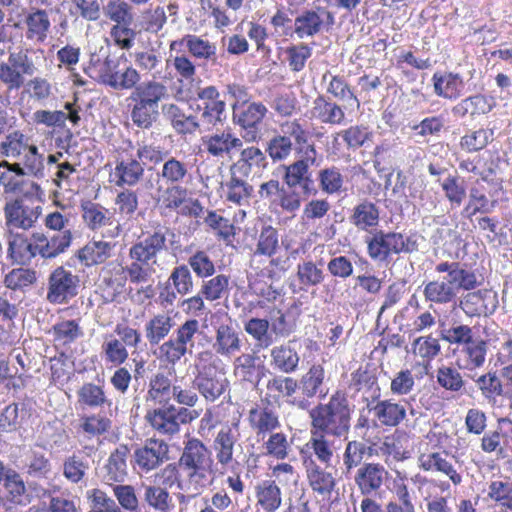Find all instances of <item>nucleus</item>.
<instances>
[{
  "label": "nucleus",
  "mask_w": 512,
  "mask_h": 512,
  "mask_svg": "<svg viewBox=\"0 0 512 512\" xmlns=\"http://www.w3.org/2000/svg\"><path fill=\"white\" fill-rule=\"evenodd\" d=\"M241 432L238 422L222 426L213 441L217 464L227 467L236 452H242Z\"/></svg>",
  "instance_id": "4468645a"
},
{
  "label": "nucleus",
  "mask_w": 512,
  "mask_h": 512,
  "mask_svg": "<svg viewBox=\"0 0 512 512\" xmlns=\"http://www.w3.org/2000/svg\"><path fill=\"white\" fill-rule=\"evenodd\" d=\"M168 445L162 440L149 439L134 452V462L141 471L149 472L158 468L168 459Z\"/></svg>",
  "instance_id": "aec40b11"
},
{
  "label": "nucleus",
  "mask_w": 512,
  "mask_h": 512,
  "mask_svg": "<svg viewBox=\"0 0 512 512\" xmlns=\"http://www.w3.org/2000/svg\"><path fill=\"white\" fill-rule=\"evenodd\" d=\"M353 408L345 393L336 391L327 403H319L309 411L311 430L329 437L347 439Z\"/></svg>",
  "instance_id": "20e7f679"
},
{
  "label": "nucleus",
  "mask_w": 512,
  "mask_h": 512,
  "mask_svg": "<svg viewBox=\"0 0 512 512\" xmlns=\"http://www.w3.org/2000/svg\"><path fill=\"white\" fill-rule=\"evenodd\" d=\"M251 426L260 433H268L276 429L280 423L278 416L269 408L252 409L249 414Z\"/></svg>",
  "instance_id": "338daca9"
},
{
  "label": "nucleus",
  "mask_w": 512,
  "mask_h": 512,
  "mask_svg": "<svg viewBox=\"0 0 512 512\" xmlns=\"http://www.w3.org/2000/svg\"><path fill=\"white\" fill-rule=\"evenodd\" d=\"M298 388V381L292 377L274 376L267 381L266 396L277 401L280 398H289Z\"/></svg>",
  "instance_id": "052dcab7"
},
{
  "label": "nucleus",
  "mask_w": 512,
  "mask_h": 512,
  "mask_svg": "<svg viewBox=\"0 0 512 512\" xmlns=\"http://www.w3.org/2000/svg\"><path fill=\"white\" fill-rule=\"evenodd\" d=\"M37 280L36 271L28 268H14L4 277V285L6 288L17 291L25 290L33 285Z\"/></svg>",
  "instance_id": "69168bd1"
},
{
  "label": "nucleus",
  "mask_w": 512,
  "mask_h": 512,
  "mask_svg": "<svg viewBox=\"0 0 512 512\" xmlns=\"http://www.w3.org/2000/svg\"><path fill=\"white\" fill-rule=\"evenodd\" d=\"M178 467L186 476L178 481V488L199 495L213 481L210 475L215 472L214 460L209 448L198 438H189L184 442Z\"/></svg>",
  "instance_id": "7ed1b4c3"
},
{
  "label": "nucleus",
  "mask_w": 512,
  "mask_h": 512,
  "mask_svg": "<svg viewBox=\"0 0 512 512\" xmlns=\"http://www.w3.org/2000/svg\"><path fill=\"white\" fill-rule=\"evenodd\" d=\"M41 212V206L29 204L21 199H16L7 202L4 207L5 224L10 230H28L34 227Z\"/></svg>",
  "instance_id": "2eb2a0df"
},
{
  "label": "nucleus",
  "mask_w": 512,
  "mask_h": 512,
  "mask_svg": "<svg viewBox=\"0 0 512 512\" xmlns=\"http://www.w3.org/2000/svg\"><path fill=\"white\" fill-rule=\"evenodd\" d=\"M434 271L446 275L423 282L422 293L430 307L453 303L460 290H474L481 284L475 272L465 269L459 262H439L435 265Z\"/></svg>",
  "instance_id": "f257e3e1"
},
{
  "label": "nucleus",
  "mask_w": 512,
  "mask_h": 512,
  "mask_svg": "<svg viewBox=\"0 0 512 512\" xmlns=\"http://www.w3.org/2000/svg\"><path fill=\"white\" fill-rule=\"evenodd\" d=\"M437 383L445 390L459 392L464 387V379L459 368L443 365L437 369Z\"/></svg>",
  "instance_id": "774afa93"
},
{
  "label": "nucleus",
  "mask_w": 512,
  "mask_h": 512,
  "mask_svg": "<svg viewBox=\"0 0 512 512\" xmlns=\"http://www.w3.org/2000/svg\"><path fill=\"white\" fill-rule=\"evenodd\" d=\"M455 357V364L461 370L473 371L481 368L488 352V342L477 336L469 344L459 349L452 350Z\"/></svg>",
  "instance_id": "6ab92c4d"
},
{
  "label": "nucleus",
  "mask_w": 512,
  "mask_h": 512,
  "mask_svg": "<svg viewBox=\"0 0 512 512\" xmlns=\"http://www.w3.org/2000/svg\"><path fill=\"white\" fill-rule=\"evenodd\" d=\"M40 244L39 255L45 259H52L64 253L72 242V233L70 230L46 235L42 232H36L35 236Z\"/></svg>",
  "instance_id": "7c9ffc66"
},
{
  "label": "nucleus",
  "mask_w": 512,
  "mask_h": 512,
  "mask_svg": "<svg viewBox=\"0 0 512 512\" xmlns=\"http://www.w3.org/2000/svg\"><path fill=\"white\" fill-rule=\"evenodd\" d=\"M474 382L487 403L495 406L498 397L502 396L504 392L502 382L496 373H485L474 379Z\"/></svg>",
  "instance_id": "5fc2aeb1"
},
{
  "label": "nucleus",
  "mask_w": 512,
  "mask_h": 512,
  "mask_svg": "<svg viewBox=\"0 0 512 512\" xmlns=\"http://www.w3.org/2000/svg\"><path fill=\"white\" fill-rule=\"evenodd\" d=\"M174 405H165L154 409L146 415L147 421L159 433L173 435L177 433L180 426L174 420Z\"/></svg>",
  "instance_id": "c03bdc74"
},
{
  "label": "nucleus",
  "mask_w": 512,
  "mask_h": 512,
  "mask_svg": "<svg viewBox=\"0 0 512 512\" xmlns=\"http://www.w3.org/2000/svg\"><path fill=\"white\" fill-rule=\"evenodd\" d=\"M173 320L165 314H158L145 324V335L150 345H158L170 333Z\"/></svg>",
  "instance_id": "4d7b16f0"
},
{
  "label": "nucleus",
  "mask_w": 512,
  "mask_h": 512,
  "mask_svg": "<svg viewBox=\"0 0 512 512\" xmlns=\"http://www.w3.org/2000/svg\"><path fill=\"white\" fill-rule=\"evenodd\" d=\"M351 112L337 101L325 95H318L312 102L310 118L321 124L339 126L346 123V113Z\"/></svg>",
  "instance_id": "a211bd4d"
},
{
  "label": "nucleus",
  "mask_w": 512,
  "mask_h": 512,
  "mask_svg": "<svg viewBox=\"0 0 512 512\" xmlns=\"http://www.w3.org/2000/svg\"><path fill=\"white\" fill-rule=\"evenodd\" d=\"M367 408L383 426H398L406 417L405 406L392 399L372 401Z\"/></svg>",
  "instance_id": "a878e982"
},
{
  "label": "nucleus",
  "mask_w": 512,
  "mask_h": 512,
  "mask_svg": "<svg viewBox=\"0 0 512 512\" xmlns=\"http://www.w3.org/2000/svg\"><path fill=\"white\" fill-rule=\"evenodd\" d=\"M167 96V87L158 81H147L135 87L129 100L141 107L149 106L160 110V102Z\"/></svg>",
  "instance_id": "c756f323"
},
{
  "label": "nucleus",
  "mask_w": 512,
  "mask_h": 512,
  "mask_svg": "<svg viewBox=\"0 0 512 512\" xmlns=\"http://www.w3.org/2000/svg\"><path fill=\"white\" fill-rule=\"evenodd\" d=\"M79 277L64 267H57L48 278L47 300L65 304L78 294Z\"/></svg>",
  "instance_id": "9d476101"
},
{
  "label": "nucleus",
  "mask_w": 512,
  "mask_h": 512,
  "mask_svg": "<svg viewBox=\"0 0 512 512\" xmlns=\"http://www.w3.org/2000/svg\"><path fill=\"white\" fill-rule=\"evenodd\" d=\"M184 47L196 59L215 62L216 46L208 40L194 34H187L179 40L172 41L170 50Z\"/></svg>",
  "instance_id": "bb28decb"
},
{
  "label": "nucleus",
  "mask_w": 512,
  "mask_h": 512,
  "mask_svg": "<svg viewBox=\"0 0 512 512\" xmlns=\"http://www.w3.org/2000/svg\"><path fill=\"white\" fill-rule=\"evenodd\" d=\"M439 335L450 346H456L454 349H459L469 344V342L477 337L472 327L457 322L449 327H442Z\"/></svg>",
  "instance_id": "09e8293b"
},
{
  "label": "nucleus",
  "mask_w": 512,
  "mask_h": 512,
  "mask_svg": "<svg viewBox=\"0 0 512 512\" xmlns=\"http://www.w3.org/2000/svg\"><path fill=\"white\" fill-rule=\"evenodd\" d=\"M388 470L380 463H364L354 475V483L361 495L371 496L377 494L388 479Z\"/></svg>",
  "instance_id": "f3484780"
},
{
  "label": "nucleus",
  "mask_w": 512,
  "mask_h": 512,
  "mask_svg": "<svg viewBox=\"0 0 512 512\" xmlns=\"http://www.w3.org/2000/svg\"><path fill=\"white\" fill-rule=\"evenodd\" d=\"M130 455V449L125 444H120L109 455L106 463L104 464L103 480L106 483H123L128 476L127 460Z\"/></svg>",
  "instance_id": "b1692460"
},
{
  "label": "nucleus",
  "mask_w": 512,
  "mask_h": 512,
  "mask_svg": "<svg viewBox=\"0 0 512 512\" xmlns=\"http://www.w3.org/2000/svg\"><path fill=\"white\" fill-rule=\"evenodd\" d=\"M458 306L468 317L489 316L498 307V295L491 289L470 290L460 298Z\"/></svg>",
  "instance_id": "dca6fc26"
},
{
  "label": "nucleus",
  "mask_w": 512,
  "mask_h": 512,
  "mask_svg": "<svg viewBox=\"0 0 512 512\" xmlns=\"http://www.w3.org/2000/svg\"><path fill=\"white\" fill-rule=\"evenodd\" d=\"M233 123L240 127L242 138L246 142H255L261 136V125L268 110L260 102H251L248 105L232 104Z\"/></svg>",
  "instance_id": "1a4fd4ad"
},
{
  "label": "nucleus",
  "mask_w": 512,
  "mask_h": 512,
  "mask_svg": "<svg viewBox=\"0 0 512 512\" xmlns=\"http://www.w3.org/2000/svg\"><path fill=\"white\" fill-rule=\"evenodd\" d=\"M161 112L178 134L187 135L200 131V122H198L197 116L186 115L176 104L162 105Z\"/></svg>",
  "instance_id": "473e14b6"
},
{
  "label": "nucleus",
  "mask_w": 512,
  "mask_h": 512,
  "mask_svg": "<svg viewBox=\"0 0 512 512\" xmlns=\"http://www.w3.org/2000/svg\"><path fill=\"white\" fill-rule=\"evenodd\" d=\"M201 145L203 151L215 159H231L232 154L243 147V141L227 128L202 136Z\"/></svg>",
  "instance_id": "ddd939ff"
},
{
  "label": "nucleus",
  "mask_w": 512,
  "mask_h": 512,
  "mask_svg": "<svg viewBox=\"0 0 512 512\" xmlns=\"http://www.w3.org/2000/svg\"><path fill=\"white\" fill-rule=\"evenodd\" d=\"M316 150L313 145H308L302 159L285 166L284 181L288 188L299 187L305 198L316 195L317 189L309 172V167L315 163Z\"/></svg>",
  "instance_id": "6e6552de"
},
{
  "label": "nucleus",
  "mask_w": 512,
  "mask_h": 512,
  "mask_svg": "<svg viewBox=\"0 0 512 512\" xmlns=\"http://www.w3.org/2000/svg\"><path fill=\"white\" fill-rule=\"evenodd\" d=\"M27 416L28 410L25 403L9 404L0 414V431L13 432L18 430Z\"/></svg>",
  "instance_id": "603ef678"
},
{
  "label": "nucleus",
  "mask_w": 512,
  "mask_h": 512,
  "mask_svg": "<svg viewBox=\"0 0 512 512\" xmlns=\"http://www.w3.org/2000/svg\"><path fill=\"white\" fill-rule=\"evenodd\" d=\"M419 467L425 471H437L449 477L454 485H459L462 482V477L455 470L452 463L447 459V454L440 452H433L429 454H422L419 457Z\"/></svg>",
  "instance_id": "58836bf2"
},
{
  "label": "nucleus",
  "mask_w": 512,
  "mask_h": 512,
  "mask_svg": "<svg viewBox=\"0 0 512 512\" xmlns=\"http://www.w3.org/2000/svg\"><path fill=\"white\" fill-rule=\"evenodd\" d=\"M214 354L230 357L241 349L239 332L230 324L222 323L216 327Z\"/></svg>",
  "instance_id": "72a5a7b5"
},
{
  "label": "nucleus",
  "mask_w": 512,
  "mask_h": 512,
  "mask_svg": "<svg viewBox=\"0 0 512 512\" xmlns=\"http://www.w3.org/2000/svg\"><path fill=\"white\" fill-rule=\"evenodd\" d=\"M350 220L358 229L367 231L378 224L379 210L374 203L363 201L355 206Z\"/></svg>",
  "instance_id": "6e6d98bb"
},
{
  "label": "nucleus",
  "mask_w": 512,
  "mask_h": 512,
  "mask_svg": "<svg viewBox=\"0 0 512 512\" xmlns=\"http://www.w3.org/2000/svg\"><path fill=\"white\" fill-rule=\"evenodd\" d=\"M139 81L140 75L138 71L131 65H128L126 61H123L107 86L114 90H130L132 88L135 89Z\"/></svg>",
  "instance_id": "680f3d73"
},
{
  "label": "nucleus",
  "mask_w": 512,
  "mask_h": 512,
  "mask_svg": "<svg viewBox=\"0 0 512 512\" xmlns=\"http://www.w3.org/2000/svg\"><path fill=\"white\" fill-rule=\"evenodd\" d=\"M112 421L106 413L99 412L90 415H83L79 419L78 432L83 433L86 438L99 439L111 430Z\"/></svg>",
  "instance_id": "37998d69"
},
{
  "label": "nucleus",
  "mask_w": 512,
  "mask_h": 512,
  "mask_svg": "<svg viewBox=\"0 0 512 512\" xmlns=\"http://www.w3.org/2000/svg\"><path fill=\"white\" fill-rule=\"evenodd\" d=\"M113 248L114 244L110 242L92 240L77 251V258L87 267L98 265L111 257Z\"/></svg>",
  "instance_id": "a19ab883"
},
{
  "label": "nucleus",
  "mask_w": 512,
  "mask_h": 512,
  "mask_svg": "<svg viewBox=\"0 0 512 512\" xmlns=\"http://www.w3.org/2000/svg\"><path fill=\"white\" fill-rule=\"evenodd\" d=\"M200 324L196 319L186 320L176 330V337L159 346L161 357L168 364L175 365L188 352L194 348L195 335L199 332Z\"/></svg>",
  "instance_id": "0eeeda50"
},
{
  "label": "nucleus",
  "mask_w": 512,
  "mask_h": 512,
  "mask_svg": "<svg viewBox=\"0 0 512 512\" xmlns=\"http://www.w3.org/2000/svg\"><path fill=\"white\" fill-rule=\"evenodd\" d=\"M368 254L374 261L387 262L392 254L410 252L401 233L377 231L367 241Z\"/></svg>",
  "instance_id": "9b49d317"
},
{
  "label": "nucleus",
  "mask_w": 512,
  "mask_h": 512,
  "mask_svg": "<svg viewBox=\"0 0 512 512\" xmlns=\"http://www.w3.org/2000/svg\"><path fill=\"white\" fill-rule=\"evenodd\" d=\"M144 175L143 163L136 157L122 158L115 166L116 186H135Z\"/></svg>",
  "instance_id": "e433bc0d"
},
{
  "label": "nucleus",
  "mask_w": 512,
  "mask_h": 512,
  "mask_svg": "<svg viewBox=\"0 0 512 512\" xmlns=\"http://www.w3.org/2000/svg\"><path fill=\"white\" fill-rule=\"evenodd\" d=\"M167 96V87L158 81H147L135 87L129 100L141 107L149 106L160 110V102Z\"/></svg>",
  "instance_id": "c85d7f7f"
},
{
  "label": "nucleus",
  "mask_w": 512,
  "mask_h": 512,
  "mask_svg": "<svg viewBox=\"0 0 512 512\" xmlns=\"http://www.w3.org/2000/svg\"><path fill=\"white\" fill-rule=\"evenodd\" d=\"M434 93L447 100H456L464 94L463 77L454 72H436L432 76Z\"/></svg>",
  "instance_id": "cd10ccee"
},
{
  "label": "nucleus",
  "mask_w": 512,
  "mask_h": 512,
  "mask_svg": "<svg viewBox=\"0 0 512 512\" xmlns=\"http://www.w3.org/2000/svg\"><path fill=\"white\" fill-rule=\"evenodd\" d=\"M144 503L157 512H171L174 503L169 491L159 485L144 486Z\"/></svg>",
  "instance_id": "a18cd8bd"
},
{
  "label": "nucleus",
  "mask_w": 512,
  "mask_h": 512,
  "mask_svg": "<svg viewBox=\"0 0 512 512\" xmlns=\"http://www.w3.org/2000/svg\"><path fill=\"white\" fill-rule=\"evenodd\" d=\"M36 232L32 234L31 240H28L24 235L16 233L11 235L8 242L7 254L13 263L20 265L29 264L36 255H39Z\"/></svg>",
  "instance_id": "393cba45"
},
{
  "label": "nucleus",
  "mask_w": 512,
  "mask_h": 512,
  "mask_svg": "<svg viewBox=\"0 0 512 512\" xmlns=\"http://www.w3.org/2000/svg\"><path fill=\"white\" fill-rule=\"evenodd\" d=\"M175 232L167 227L158 225L152 233L139 239L129 249L130 265L123 269L131 283L140 284L150 280L157 264V255L167 249V242L171 246L175 243Z\"/></svg>",
  "instance_id": "f03ea898"
},
{
  "label": "nucleus",
  "mask_w": 512,
  "mask_h": 512,
  "mask_svg": "<svg viewBox=\"0 0 512 512\" xmlns=\"http://www.w3.org/2000/svg\"><path fill=\"white\" fill-rule=\"evenodd\" d=\"M82 218L87 227L92 231H100L107 228L106 236L115 238L121 232V225L115 220V213L110 209L91 201L81 204Z\"/></svg>",
  "instance_id": "f8f14e48"
},
{
  "label": "nucleus",
  "mask_w": 512,
  "mask_h": 512,
  "mask_svg": "<svg viewBox=\"0 0 512 512\" xmlns=\"http://www.w3.org/2000/svg\"><path fill=\"white\" fill-rule=\"evenodd\" d=\"M270 322L267 319L251 318L244 324V330L255 341L256 346L262 349L273 344V337L269 333Z\"/></svg>",
  "instance_id": "e2e57ef3"
},
{
  "label": "nucleus",
  "mask_w": 512,
  "mask_h": 512,
  "mask_svg": "<svg viewBox=\"0 0 512 512\" xmlns=\"http://www.w3.org/2000/svg\"><path fill=\"white\" fill-rule=\"evenodd\" d=\"M322 263H314L312 260H305L297 265L296 277L300 289L307 291L311 287L320 285L325 278Z\"/></svg>",
  "instance_id": "de8ad7c7"
},
{
  "label": "nucleus",
  "mask_w": 512,
  "mask_h": 512,
  "mask_svg": "<svg viewBox=\"0 0 512 512\" xmlns=\"http://www.w3.org/2000/svg\"><path fill=\"white\" fill-rule=\"evenodd\" d=\"M240 155L230 168L231 174L248 178L259 174L267 166L265 153L258 147L248 146L240 149Z\"/></svg>",
  "instance_id": "412c9836"
},
{
  "label": "nucleus",
  "mask_w": 512,
  "mask_h": 512,
  "mask_svg": "<svg viewBox=\"0 0 512 512\" xmlns=\"http://www.w3.org/2000/svg\"><path fill=\"white\" fill-rule=\"evenodd\" d=\"M31 49L10 52L7 61L0 63V80L8 90H18L25 83V76H33L37 67L29 56Z\"/></svg>",
  "instance_id": "423d86ee"
},
{
  "label": "nucleus",
  "mask_w": 512,
  "mask_h": 512,
  "mask_svg": "<svg viewBox=\"0 0 512 512\" xmlns=\"http://www.w3.org/2000/svg\"><path fill=\"white\" fill-rule=\"evenodd\" d=\"M103 14L115 24L132 25L134 13L124 0H110L103 6Z\"/></svg>",
  "instance_id": "0e129e2a"
},
{
  "label": "nucleus",
  "mask_w": 512,
  "mask_h": 512,
  "mask_svg": "<svg viewBox=\"0 0 512 512\" xmlns=\"http://www.w3.org/2000/svg\"><path fill=\"white\" fill-rule=\"evenodd\" d=\"M493 108V103L483 94H475L468 96L452 107V114L457 118H465L469 116L476 119L481 115L488 114Z\"/></svg>",
  "instance_id": "f704fd0d"
},
{
  "label": "nucleus",
  "mask_w": 512,
  "mask_h": 512,
  "mask_svg": "<svg viewBox=\"0 0 512 512\" xmlns=\"http://www.w3.org/2000/svg\"><path fill=\"white\" fill-rule=\"evenodd\" d=\"M257 360V356L249 353L238 356L234 361L235 375L242 381L258 384L261 379L259 370L264 367L257 365Z\"/></svg>",
  "instance_id": "3c124183"
},
{
  "label": "nucleus",
  "mask_w": 512,
  "mask_h": 512,
  "mask_svg": "<svg viewBox=\"0 0 512 512\" xmlns=\"http://www.w3.org/2000/svg\"><path fill=\"white\" fill-rule=\"evenodd\" d=\"M76 394L77 402L82 407L91 409L107 407L110 409L113 404L112 399L107 396L104 386L92 382L84 383Z\"/></svg>",
  "instance_id": "4c0bfd02"
},
{
  "label": "nucleus",
  "mask_w": 512,
  "mask_h": 512,
  "mask_svg": "<svg viewBox=\"0 0 512 512\" xmlns=\"http://www.w3.org/2000/svg\"><path fill=\"white\" fill-rule=\"evenodd\" d=\"M24 37L34 45L44 43L50 32L51 22L45 9H34L23 20Z\"/></svg>",
  "instance_id": "4be33fe9"
},
{
  "label": "nucleus",
  "mask_w": 512,
  "mask_h": 512,
  "mask_svg": "<svg viewBox=\"0 0 512 512\" xmlns=\"http://www.w3.org/2000/svg\"><path fill=\"white\" fill-rule=\"evenodd\" d=\"M326 91L328 94L332 95L337 102H341V106L345 107L351 112L355 108L358 109L360 106L359 99L347 81L341 76H331Z\"/></svg>",
  "instance_id": "79ce46f5"
},
{
  "label": "nucleus",
  "mask_w": 512,
  "mask_h": 512,
  "mask_svg": "<svg viewBox=\"0 0 512 512\" xmlns=\"http://www.w3.org/2000/svg\"><path fill=\"white\" fill-rule=\"evenodd\" d=\"M298 352L289 343L274 346L270 350V366L281 373H294L299 366Z\"/></svg>",
  "instance_id": "c9c22d12"
},
{
  "label": "nucleus",
  "mask_w": 512,
  "mask_h": 512,
  "mask_svg": "<svg viewBox=\"0 0 512 512\" xmlns=\"http://www.w3.org/2000/svg\"><path fill=\"white\" fill-rule=\"evenodd\" d=\"M188 175L187 164L174 157L165 160L161 171L158 173L159 178L172 185L166 189V193H177L179 195L185 194V189L180 184L185 182Z\"/></svg>",
  "instance_id": "2f4dec72"
},
{
  "label": "nucleus",
  "mask_w": 512,
  "mask_h": 512,
  "mask_svg": "<svg viewBox=\"0 0 512 512\" xmlns=\"http://www.w3.org/2000/svg\"><path fill=\"white\" fill-rule=\"evenodd\" d=\"M326 373L321 364H313L298 381V388L306 398L323 400L329 392Z\"/></svg>",
  "instance_id": "5701e85b"
},
{
  "label": "nucleus",
  "mask_w": 512,
  "mask_h": 512,
  "mask_svg": "<svg viewBox=\"0 0 512 512\" xmlns=\"http://www.w3.org/2000/svg\"><path fill=\"white\" fill-rule=\"evenodd\" d=\"M304 465L312 490L320 495H329L335 487L332 473L317 465L312 459H306Z\"/></svg>",
  "instance_id": "ea45409f"
},
{
  "label": "nucleus",
  "mask_w": 512,
  "mask_h": 512,
  "mask_svg": "<svg viewBox=\"0 0 512 512\" xmlns=\"http://www.w3.org/2000/svg\"><path fill=\"white\" fill-rule=\"evenodd\" d=\"M322 29V19L317 8L302 12L294 20V32L300 39L312 37Z\"/></svg>",
  "instance_id": "864d4df0"
},
{
  "label": "nucleus",
  "mask_w": 512,
  "mask_h": 512,
  "mask_svg": "<svg viewBox=\"0 0 512 512\" xmlns=\"http://www.w3.org/2000/svg\"><path fill=\"white\" fill-rule=\"evenodd\" d=\"M257 504L266 512H275L282 503L281 490L274 481L264 480L256 486Z\"/></svg>",
  "instance_id": "49530a36"
},
{
  "label": "nucleus",
  "mask_w": 512,
  "mask_h": 512,
  "mask_svg": "<svg viewBox=\"0 0 512 512\" xmlns=\"http://www.w3.org/2000/svg\"><path fill=\"white\" fill-rule=\"evenodd\" d=\"M89 468L87 460L82 456L73 453L63 462V476L68 482L72 484H79L86 479Z\"/></svg>",
  "instance_id": "bf43d9fd"
},
{
  "label": "nucleus",
  "mask_w": 512,
  "mask_h": 512,
  "mask_svg": "<svg viewBox=\"0 0 512 512\" xmlns=\"http://www.w3.org/2000/svg\"><path fill=\"white\" fill-rule=\"evenodd\" d=\"M193 373V387L206 401L215 402L229 389L224 364L211 350L196 355Z\"/></svg>",
  "instance_id": "39448f33"
},
{
  "label": "nucleus",
  "mask_w": 512,
  "mask_h": 512,
  "mask_svg": "<svg viewBox=\"0 0 512 512\" xmlns=\"http://www.w3.org/2000/svg\"><path fill=\"white\" fill-rule=\"evenodd\" d=\"M173 392L174 385L165 373L157 372L150 378L148 399L158 403L168 402L172 398Z\"/></svg>",
  "instance_id": "13d9d810"
},
{
  "label": "nucleus",
  "mask_w": 512,
  "mask_h": 512,
  "mask_svg": "<svg viewBox=\"0 0 512 512\" xmlns=\"http://www.w3.org/2000/svg\"><path fill=\"white\" fill-rule=\"evenodd\" d=\"M373 448L366 445L362 441L351 440L348 441L343 453V465L345 467V474H349L354 468H359L363 465V460L366 455L371 456Z\"/></svg>",
  "instance_id": "8fccbe9b"
}]
</instances>
